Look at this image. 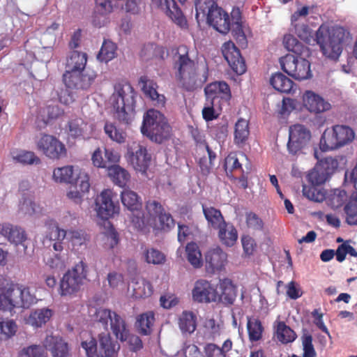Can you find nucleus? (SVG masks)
<instances>
[{"label":"nucleus","instance_id":"obj_1","mask_svg":"<svg viewBox=\"0 0 357 357\" xmlns=\"http://www.w3.org/2000/svg\"><path fill=\"white\" fill-rule=\"evenodd\" d=\"M173 70L178 86L186 91H193L207 82L208 68L206 64L201 69L192 59L190 48L185 45L177 47L173 56Z\"/></svg>","mask_w":357,"mask_h":357},{"label":"nucleus","instance_id":"obj_2","mask_svg":"<svg viewBox=\"0 0 357 357\" xmlns=\"http://www.w3.org/2000/svg\"><path fill=\"white\" fill-rule=\"evenodd\" d=\"M36 298L28 287L14 283L0 275V310L11 312L15 308H29Z\"/></svg>","mask_w":357,"mask_h":357},{"label":"nucleus","instance_id":"obj_3","mask_svg":"<svg viewBox=\"0 0 357 357\" xmlns=\"http://www.w3.org/2000/svg\"><path fill=\"white\" fill-rule=\"evenodd\" d=\"M136 97L137 92L128 81L115 83L109 100L114 116L119 121L130 123L135 114Z\"/></svg>","mask_w":357,"mask_h":357},{"label":"nucleus","instance_id":"obj_4","mask_svg":"<svg viewBox=\"0 0 357 357\" xmlns=\"http://www.w3.org/2000/svg\"><path fill=\"white\" fill-rule=\"evenodd\" d=\"M89 315L91 321L108 333L112 331L116 339L124 342L129 337V330L125 319L116 312L100 307H91Z\"/></svg>","mask_w":357,"mask_h":357},{"label":"nucleus","instance_id":"obj_5","mask_svg":"<svg viewBox=\"0 0 357 357\" xmlns=\"http://www.w3.org/2000/svg\"><path fill=\"white\" fill-rule=\"evenodd\" d=\"M141 132L151 142L162 144L172 136V128L160 112L150 109L144 114Z\"/></svg>","mask_w":357,"mask_h":357},{"label":"nucleus","instance_id":"obj_6","mask_svg":"<svg viewBox=\"0 0 357 357\" xmlns=\"http://www.w3.org/2000/svg\"><path fill=\"white\" fill-rule=\"evenodd\" d=\"M344 36L342 27L328 29L321 26L316 33V40L324 56L337 60L342 51Z\"/></svg>","mask_w":357,"mask_h":357},{"label":"nucleus","instance_id":"obj_7","mask_svg":"<svg viewBox=\"0 0 357 357\" xmlns=\"http://www.w3.org/2000/svg\"><path fill=\"white\" fill-rule=\"evenodd\" d=\"M354 130L346 125H335L324 132L320 139V148L323 151L335 150L353 142Z\"/></svg>","mask_w":357,"mask_h":357},{"label":"nucleus","instance_id":"obj_8","mask_svg":"<svg viewBox=\"0 0 357 357\" xmlns=\"http://www.w3.org/2000/svg\"><path fill=\"white\" fill-rule=\"evenodd\" d=\"M86 268V264L83 261H80L63 274L60 280L58 289L61 296L70 297L80 291L87 277Z\"/></svg>","mask_w":357,"mask_h":357},{"label":"nucleus","instance_id":"obj_9","mask_svg":"<svg viewBox=\"0 0 357 357\" xmlns=\"http://www.w3.org/2000/svg\"><path fill=\"white\" fill-rule=\"evenodd\" d=\"M310 56L287 54L280 59L284 72L296 80H305L312 77L310 63L306 59Z\"/></svg>","mask_w":357,"mask_h":357},{"label":"nucleus","instance_id":"obj_10","mask_svg":"<svg viewBox=\"0 0 357 357\" xmlns=\"http://www.w3.org/2000/svg\"><path fill=\"white\" fill-rule=\"evenodd\" d=\"M310 130L304 125L294 124L289 128L287 150L291 155L303 153L310 142Z\"/></svg>","mask_w":357,"mask_h":357},{"label":"nucleus","instance_id":"obj_11","mask_svg":"<svg viewBox=\"0 0 357 357\" xmlns=\"http://www.w3.org/2000/svg\"><path fill=\"white\" fill-rule=\"evenodd\" d=\"M36 146L38 151L51 160H59L67 155L65 144L51 135L42 134L36 142Z\"/></svg>","mask_w":357,"mask_h":357},{"label":"nucleus","instance_id":"obj_12","mask_svg":"<svg viewBox=\"0 0 357 357\" xmlns=\"http://www.w3.org/2000/svg\"><path fill=\"white\" fill-rule=\"evenodd\" d=\"M206 100L218 105V108L224 102L229 101L231 97L228 84L224 81L214 82L208 84L204 89Z\"/></svg>","mask_w":357,"mask_h":357},{"label":"nucleus","instance_id":"obj_13","mask_svg":"<svg viewBox=\"0 0 357 357\" xmlns=\"http://www.w3.org/2000/svg\"><path fill=\"white\" fill-rule=\"evenodd\" d=\"M222 52L234 72L237 75H243L245 73L247 66L245 60L241 56L240 50L232 41L225 42L222 45Z\"/></svg>","mask_w":357,"mask_h":357},{"label":"nucleus","instance_id":"obj_14","mask_svg":"<svg viewBox=\"0 0 357 357\" xmlns=\"http://www.w3.org/2000/svg\"><path fill=\"white\" fill-rule=\"evenodd\" d=\"M192 297L195 302L209 303L218 301V293L210 282L200 279L195 283L192 290Z\"/></svg>","mask_w":357,"mask_h":357},{"label":"nucleus","instance_id":"obj_15","mask_svg":"<svg viewBox=\"0 0 357 357\" xmlns=\"http://www.w3.org/2000/svg\"><path fill=\"white\" fill-rule=\"evenodd\" d=\"M113 192L109 189L104 190L96 199L98 216L102 220H108L118 213L119 207L112 200Z\"/></svg>","mask_w":357,"mask_h":357},{"label":"nucleus","instance_id":"obj_16","mask_svg":"<svg viewBox=\"0 0 357 357\" xmlns=\"http://www.w3.org/2000/svg\"><path fill=\"white\" fill-rule=\"evenodd\" d=\"M151 3L164 11L180 27L188 26L187 20L174 0H151Z\"/></svg>","mask_w":357,"mask_h":357},{"label":"nucleus","instance_id":"obj_17","mask_svg":"<svg viewBox=\"0 0 357 357\" xmlns=\"http://www.w3.org/2000/svg\"><path fill=\"white\" fill-rule=\"evenodd\" d=\"M129 160L133 168L142 174H146L151 161V156L146 147L137 144L133 151L128 150Z\"/></svg>","mask_w":357,"mask_h":357},{"label":"nucleus","instance_id":"obj_18","mask_svg":"<svg viewBox=\"0 0 357 357\" xmlns=\"http://www.w3.org/2000/svg\"><path fill=\"white\" fill-rule=\"evenodd\" d=\"M208 24L222 33H227L230 30V19L229 15L218 5L211 11L206 18Z\"/></svg>","mask_w":357,"mask_h":357},{"label":"nucleus","instance_id":"obj_19","mask_svg":"<svg viewBox=\"0 0 357 357\" xmlns=\"http://www.w3.org/2000/svg\"><path fill=\"white\" fill-rule=\"evenodd\" d=\"M304 107L310 112L321 113L331 109V104L312 91H306L303 96Z\"/></svg>","mask_w":357,"mask_h":357},{"label":"nucleus","instance_id":"obj_20","mask_svg":"<svg viewBox=\"0 0 357 357\" xmlns=\"http://www.w3.org/2000/svg\"><path fill=\"white\" fill-rule=\"evenodd\" d=\"M43 347L51 352L53 357H68L69 354L68 344L60 336L47 335Z\"/></svg>","mask_w":357,"mask_h":357},{"label":"nucleus","instance_id":"obj_21","mask_svg":"<svg viewBox=\"0 0 357 357\" xmlns=\"http://www.w3.org/2000/svg\"><path fill=\"white\" fill-rule=\"evenodd\" d=\"M0 235L16 245L22 244L26 240V231L22 227L8 222L0 224Z\"/></svg>","mask_w":357,"mask_h":357},{"label":"nucleus","instance_id":"obj_22","mask_svg":"<svg viewBox=\"0 0 357 357\" xmlns=\"http://www.w3.org/2000/svg\"><path fill=\"white\" fill-rule=\"evenodd\" d=\"M220 294L218 301L225 305H232L237 296V287L229 278H224L219 282Z\"/></svg>","mask_w":357,"mask_h":357},{"label":"nucleus","instance_id":"obj_23","mask_svg":"<svg viewBox=\"0 0 357 357\" xmlns=\"http://www.w3.org/2000/svg\"><path fill=\"white\" fill-rule=\"evenodd\" d=\"M100 357H114L120 349L119 344L112 340L109 333L98 335Z\"/></svg>","mask_w":357,"mask_h":357},{"label":"nucleus","instance_id":"obj_24","mask_svg":"<svg viewBox=\"0 0 357 357\" xmlns=\"http://www.w3.org/2000/svg\"><path fill=\"white\" fill-rule=\"evenodd\" d=\"M282 44L284 47L287 51L294 53V55L310 56L311 54L310 48L304 45L292 34H285L283 37Z\"/></svg>","mask_w":357,"mask_h":357},{"label":"nucleus","instance_id":"obj_25","mask_svg":"<svg viewBox=\"0 0 357 357\" xmlns=\"http://www.w3.org/2000/svg\"><path fill=\"white\" fill-rule=\"evenodd\" d=\"M155 318L153 311H147L137 317L135 326L139 334L150 335L153 330Z\"/></svg>","mask_w":357,"mask_h":357},{"label":"nucleus","instance_id":"obj_26","mask_svg":"<svg viewBox=\"0 0 357 357\" xmlns=\"http://www.w3.org/2000/svg\"><path fill=\"white\" fill-rule=\"evenodd\" d=\"M216 229L218 230V238L223 245L231 247L236 243L238 239V232L231 223L225 222Z\"/></svg>","mask_w":357,"mask_h":357},{"label":"nucleus","instance_id":"obj_27","mask_svg":"<svg viewBox=\"0 0 357 357\" xmlns=\"http://www.w3.org/2000/svg\"><path fill=\"white\" fill-rule=\"evenodd\" d=\"M206 264L213 270H220L227 260V254L220 248L209 250L205 256Z\"/></svg>","mask_w":357,"mask_h":357},{"label":"nucleus","instance_id":"obj_28","mask_svg":"<svg viewBox=\"0 0 357 357\" xmlns=\"http://www.w3.org/2000/svg\"><path fill=\"white\" fill-rule=\"evenodd\" d=\"M67 236V231L61 229L58 225H54L50 228L48 233L45 236V240H48L56 252H62L63 250V241Z\"/></svg>","mask_w":357,"mask_h":357},{"label":"nucleus","instance_id":"obj_29","mask_svg":"<svg viewBox=\"0 0 357 357\" xmlns=\"http://www.w3.org/2000/svg\"><path fill=\"white\" fill-rule=\"evenodd\" d=\"M202 211L207 221L208 226L211 228L216 229L226 222L220 210L213 206H208L202 204Z\"/></svg>","mask_w":357,"mask_h":357},{"label":"nucleus","instance_id":"obj_30","mask_svg":"<svg viewBox=\"0 0 357 357\" xmlns=\"http://www.w3.org/2000/svg\"><path fill=\"white\" fill-rule=\"evenodd\" d=\"M234 142L238 146H243L250 135V127L248 121L240 118L234 126Z\"/></svg>","mask_w":357,"mask_h":357},{"label":"nucleus","instance_id":"obj_31","mask_svg":"<svg viewBox=\"0 0 357 357\" xmlns=\"http://www.w3.org/2000/svg\"><path fill=\"white\" fill-rule=\"evenodd\" d=\"M233 343L230 339L226 340L220 347L214 343H207L204 348L205 357H226L231 350Z\"/></svg>","mask_w":357,"mask_h":357},{"label":"nucleus","instance_id":"obj_32","mask_svg":"<svg viewBox=\"0 0 357 357\" xmlns=\"http://www.w3.org/2000/svg\"><path fill=\"white\" fill-rule=\"evenodd\" d=\"M270 84L278 91L281 93H290L294 85L291 79L282 73L273 74L270 79Z\"/></svg>","mask_w":357,"mask_h":357},{"label":"nucleus","instance_id":"obj_33","mask_svg":"<svg viewBox=\"0 0 357 357\" xmlns=\"http://www.w3.org/2000/svg\"><path fill=\"white\" fill-rule=\"evenodd\" d=\"M132 295L135 298H144L149 297L153 294V287L150 282L142 278H139L136 281L132 280Z\"/></svg>","mask_w":357,"mask_h":357},{"label":"nucleus","instance_id":"obj_34","mask_svg":"<svg viewBox=\"0 0 357 357\" xmlns=\"http://www.w3.org/2000/svg\"><path fill=\"white\" fill-rule=\"evenodd\" d=\"M123 205L131 211H138L142 208V202L139 195L129 189H124L121 192Z\"/></svg>","mask_w":357,"mask_h":357},{"label":"nucleus","instance_id":"obj_35","mask_svg":"<svg viewBox=\"0 0 357 357\" xmlns=\"http://www.w3.org/2000/svg\"><path fill=\"white\" fill-rule=\"evenodd\" d=\"M53 312L48 308H42L31 312L27 319V323L36 328L41 327L52 317Z\"/></svg>","mask_w":357,"mask_h":357},{"label":"nucleus","instance_id":"obj_36","mask_svg":"<svg viewBox=\"0 0 357 357\" xmlns=\"http://www.w3.org/2000/svg\"><path fill=\"white\" fill-rule=\"evenodd\" d=\"M87 61V54L78 51H73L67 59V70L83 71Z\"/></svg>","mask_w":357,"mask_h":357},{"label":"nucleus","instance_id":"obj_37","mask_svg":"<svg viewBox=\"0 0 357 357\" xmlns=\"http://www.w3.org/2000/svg\"><path fill=\"white\" fill-rule=\"evenodd\" d=\"M77 173H75L71 165L58 167L53 172V178L56 182L73 184L76 180Z\"/></svg>","mask_w":357,"mask_h":357},{"label":"nucleus","instance_id":"obj_38","mask_svg":"<svg viewBox=\"0 0 357 357\" xmlns=\"http://www.w3.org/2000/svg\"><path fill=\"white\" fill-rule=\"evenodd\" d=\"M196 316L192 312L184 311L178 319V326L183 333H192L197 327Z\"/></svg>","mask_w":357,"mask_h":357},{"label":"nucleus","instance_id":"obj_39","mask_svg":"<svg viewBox=\"0 0 357 357\" xmlns=\"http://www.w3.org/2000/svg\"><path fill=\"white\" fill-rule=\"evenodd\" d=\"M217 6L214 0H196L195 17L199 22L203 21L209 15L211 11Z\"/></svg>","mask_w":357,"mask_h":357},{"label":"nucleus","instance_id":"obj_40","mask_svg":"<svg viewBox=\"0 0 357 357\" xmlns=\"http://www.w3.org/2000/svg\"><path fill=\"white\" fill-rule=\"evenodd\" d=\"M185 252L188 262L195 268L202 267L203 264L202 255L197 243L194 242L188 243L185 247Z\"/></svg>","mask_w":357,"mask_h":357},{"label":"nucleus","instance_id":"obj_41","mask_svg":"<svg viewBox=\"0 0 357 357\" xmlns=\"http://www.w3.org/2000/svg\"><path fill=\"white\" fill-rule=\"evenodd\" d=\"M348 195L344 190L334 189L330 192L326 197L327 204L333 209L338 208L343 206L347 201Z\"/></svg>","mask_w":357,"mask_h":357},{"label":"nucleus","instance_id":"obj_42","mask_svg":"<svg viewBox=\"0 0 357 357\" xmlns=\"http://www.w3.org/2000/svg\"><path fill=\"white\" fill-rule=\"evenodd\" d=\"M108 174L114 183L121 188H124L130 178L128 172L119 165L109 168Z\"/></svg>","mask_w":357,"mask_h":357},{"label":"nucleus","instance_id":"obj_43","mask_svg":"<svg viewBox=\"0 0 357 357\" xmlns=\"http://www.w3.org/2000/svg\"><path fill=\"white\" fill-rule=\"evenodd\" d=\"M247 330L250 341L256 342L261 339L264 327L259 319L248 317Z\"/></svg>","mask_w":357,"mask_h":357},{"label":"nucleus","instance_id":"obj_44","mask_svg":"<svg viewBox=\"0 0 357 357\" xmlns=\"http://www.w3.org/2000/svg\"><path fill=\"white\" fill-rule=\"evenodd\" d=\"M276 337L280 342L287 344L295 340L296 334L284 321H278L276 327Z\"/></svg>","mask_w":357,"mask_h":357},{"label":"nucleus","instance_id":"obj_45","mask_svg":"<svg viewBox=\"0 0 357 357\" xmlns=\"http://www.w3.org/2000/svg\"><path fill=\"white\" fill-rule=\"evenodd\" d=\"M105 134L114 142L123 144L126 142L127 134L122 128H118L114 123L106 122L104 126Z\"/></svg>","mask_w":357,"mask_h":357},{"label":"nucleus","instance_id":"obj_46","mask_svg":"<svg viewBox=\"0 0 357 357\" xmlns=\"http://www.w3.org/2000/svg\"><path fill=\"white\" fill-rule=\"evenodd\" d=\"M117 47L114 43L109 40H104L97 58L100 61L108 62L116 55Z\"/></svg>","mask_w":357,"mask_h":357},{"label":"nucleus","instance_id":"obj_47","mask_svg":"<svg viewBox=\"0 0 357 357\" xmlns=\"http://www.w3.org/2000/svg\"><path fill=\"white\" fill-rule=\"evenodd\" d=\"M44 261L50 268L61 271L66 266L67 256L65 253L59 252V253H53L45 257Z\"/></svg>","mask_w":357,"mask_h":357},{"label":"nucleus","instance_id":"obj_48","mask_svg":"<svg viewBox=\"0 0 357 357\" xmlns=\"http://www.w3.org/2000/svg\"><path fill=\"white\" fill-rule=\"evenodd\" d=\"M139 83L141 84L142 89L146 96L153 100L158 99L159 94L157 91L158 86L156 82L149 79L148 76L143 75L140 77Z\"/></svg>","mask_w":357,"mask_h":357},{"label":"nucleus","instance_id":"obj_49","mask_svg":"<svg viewBox=\"0 0 357 357\" xmlns=\"http://www.w3.org/2000/svg\"><path fill=\"white\" fill-rule=\"evenodd\" d=\"M86 128L87 123L81 118H75L68 122L69 135L73 138L84 136Z\"/></svg>","mask_w":357,"mask_h":357},{"label":"nucleus","instance_id":"obj_50","mask_svg":"<svg viewBox=\"0 0 357 357\" xmlns=\"http://www.w3.org/2000/svg\"><path fill=\"white\" fill-rule=\"evenodd\" d=\"M17 331L16 323L12 319L0 321V340H6L13 337Z\"/></svg>","mask_w":357,"mask_h":357},{"label":"nucleus","instance_id":"obj_51","mask_svg":"<svg viewBox=\"0 0 357 357\" xmlns=\"http://www.w3.org/2000/svg\"><path fill=\"white\" fill-rule=\"evenodd\" d=\"M143 257L145 261L150 264H163L166 261L165 255L155 248L146 249L143 253Z\"/></svg>","mask_w":357,"mask_h":357},{"label":"nucleus","instance_id":"obj_52","mask_svg":"<svg viewBox=\"0 0 357 357\" xmlns=\"http://www.w3.org/2000/svg\"><path fill=\"white\" fill-rule=\"evenodd\" d=\"M232 18H236L237 24V29L234 31V37L236 39L237 43L241 47H246L248 45L247 38L245 33L243 31L241 25L239 23V20H241V13L239 9L233 10L231 12Z\"/></svg>","mask_w":357,"mask_h":357},{"label":"nucleus","instance_id":"obj_53","mask_svg":"<svg viewBox=\"0 0 357 357\" xmlns=\"http://www.w3.org/2000/svg\"><path fill=\"white\" fill-rule=\"evenodd\" d=\"M245 223L248 229L253 233L264 229V222L258 215L252 211L245 213Z\"/></svg>","mask_w":357,"mask_h":357},{"label":"nucleus","instance_id":"obj_54","mask_svg":"<svg viewBox=\"0 0 357 357\" xmlns=\"http://www.w3.org/2000/svg\"><path fill=\"white\" fill-rule=\"evenodd\" d=\"M82 71L66 70L63 75V80L68 89H79Z\"/></svg>","mask_w":357,"mask_h":357},{"label":"nucleus","instance_id":"obj_55","mask_svg":"<svg viewBox=\"0 0 357 357\" xmlns=\"http://www.w3.org/2000/svg\"><path fill=\"white\" fill-rule=\"evenodd\" d=\"M346 222L349 225H357V198L351 199L344 207Z\"/></svg>","mask_w":357,"mask_h":357},{"label":"nucleus","instance_id":"obj_56","mask_svg":"<svg viewBox=\"0 0 357 357\" xmlns=\"http://www.w3.org/2000/svg\"><path fill=\"white\" fill-rule=\"evenodd\" d=\"M67 236L73 245H82L89 241L87 234L82 229L67 231Z\"/></svg>","mask_w":357,"mask_h":357},{"label":"nucleus","instance_id":"obj_57","mask_svg":"<svg viewBox=\"0 0 357 357\" xmlns=\"http://www.w3.org/2000/svg\"><path fill=\"white\" fill-rule=\"evenodd\" d=\"M317 165V168L321 169L326 176L331 177L337 169L338 162L336 159L328 157L321 160Z\"/></svg>","mask_w":357,"mask_h":357},{"label":"nucleus","instance_id":"obj_58","mask_svg":"<svg viewBox=\"0 0 357 357\" xmlns=\"http://www.w3.org/2000/svg\"><path fill=\"white\" fill-rule=\"evenodd\" d=\"M329 178L321 169L317 168V165L308 174V180L313 185L324 184Z\"/></svg>","mask_w":357,"mask_h":357},{"label":"nucleus","instance_id":"obj_59","mask_svg":"<svg viewBox=\"0 0 357 357\" xmlns=\"http://www.w3.org/2000/svg\"><path fill=\"white\" fill-rule=\"evenodd\" d=\"M19 357H46V356L41 346L32 344L23 348L19 354Z\"/></svg>","mask_w":357,"mask_h":357},{"label":"nucleus","instance_id":"obj_60","mask_svg":"<svg viewBox=\"0 0 357 357\" xmlns=\"http://www.w3.org/2000/svg\"><path fill=\"white\" fill-rule=\"evenodd\" d=\"M15 159L24 165L39 164L40 158L32 151H23L19 153Z\"/></svg>","mask_w":357,"mask_h":357},{"label":"nucleus","instance_id":"obj_61","mask_svg":"<svg viewBox=\"0 0 357 357\" xmlns=\"http://www.w3.org/2000/svg\"><path fill=\"white\" fill-rule=\"evenodd\" d=\"M301 338L303 349V357H315L317 354L312 344V336L309 333H304Z\"/></svg>","mask_w":357,"mask_h":357},{"label":"nucleus","instance_id":"obj_62","mask_svg":"<svg viewBox=\"0 0 357 357\" xmlns=\"http://www.w3.org/2000/svg\"><path fill=\"white\" fill-rule=\"evenodd\" d=\"M316 186L312 184V185H303V195L310 200L321 202L324 199V195L317 189Z\"/></svg>","mask_w":357,"mask_h":357},{"label":"nucleus","instance_id":"obj_63","mask_svg":"<svg viewBox=\"0 0 357 357\" xmlns=\"http://www.w3.org/2000/svg\"><path fill=\"white\" fill-rule=\"evenodd\" d=\"M81 347L87 357H100V351H97V341L94 337H91L89 340L82 341Z\"/></svg>","mask_w":357,"mask_h":357},{"label":"nucleus","instance_id":"obj_64","mask_svg":"<svg viewBox=\"0 0 357 357\" xmlns=\"http://www.w3.org/2000/svg\"><path fill=\"white\" fill-rule=\"evenodd\" d=\"M146 208L149 215L153 219L158 218L165 212L162 204L155 200L148 201L146 204Z\"/></svg>","mask_w":357,"mask_h":357}]
</instances>
